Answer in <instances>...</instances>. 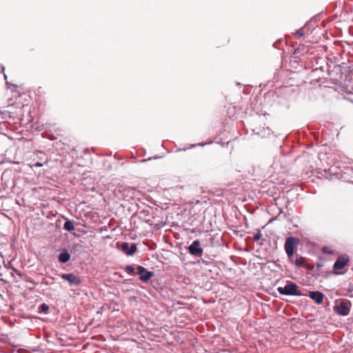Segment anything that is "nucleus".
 I'll use <instances>...</instances> for the list:
<instances>
[{
	"label": "nucleus",
	"instance_id": "nucleus-1",
	"mask_svg": "<svg viewBox=\"0 0 353 353\" xmlns=\"http://www.w3.org/2000/svg\"><path fill=\"white\" fill-rule=\"evenodd\" d=\"M278 292L281 294L288 296H299L301 293L298 291V285L291 281H288L284 287H279Z\"/></svg>",
	"mask_w": 353,
	"mask_h": 353
},
{
	"label": "nucleus",
	"instance_id": "nucleus-2",
	"mask_svg": "<svg viewBox=\"0 0 353 353\" xmlns=\"http://www.w3.org/2000/svg\"><path fill=\"white\" fill-rule=\"evenodd\" d=\"M299 240L293 236L288 237L285 240L284 248L288 256L291 258L294 254V248L297 246Z\"/></svg>",
	"mask_w": 353,
	"mask_h": 353
},
{
	"label": "nucleus",
	"instance_id": "nucleus-3",
	"mask_svg": "<svg viewBox=\"0 0 353 353\" xmlns=\"http://www.w3.org/2000/svg\"><path fill=\"white\" fill-rule=\"evenodd\" d=\"M350 259L346 255H341L337 258L333 265V270L336 274L343 270L348 263Z\"/></svg>",
	"mask_w": 353,
	"mask_h": 353
},
{
	"label": "nucleus",
	"instance_id": "nucleus-4",
	"mask_svg": "<svg viewBox=\"0 0 353 353\" xmlns=\"http://www.w3.org/2000/svg\"><path fill=\"white\" fill-rule=\"evenodd\" d=\"M334 312L341 316H347L350 311V303L345 301H341L334 307Z\"/></svg>",
	"mask_w": 353,
	"mask_h": 353
},
{
	"label": "nucleus",
	"instance_id": "nucleus-5",
	"mask_svg": "<svg viewBox=\"0 0 353 353\" xmlns=\"http://www.w3.org/2000/svg\"><path fill=\"white\" fill-rule=\"evenodd\" d=\"M60 276L67 281L71 285L79 286L81 283L80 277L72 273L61 274Z\"/></svg>",
	"mask_w": 353,
	"mask_h": 353
},
{
	"label": "nucleus",
	"instance_id": "nucleus-6",
	"mask_svg": "<svg viewBox=\"0 0 353 353\" xmlns=\"http://www.w3.org/2000/svg\"><path fill=\"white\" fill-rule=\"evenodd\" d=\"M189 252L195 256H201L203 254V249L200 247V242L198 240L194 241L188 247Z\"/></svg>",
	"mask_w": 353,
	"mask_h": 353
},
{
	"label": "nucleus",
	"instance_id": "nucleus-7",
	"mask_svg": "<svg viewBox=\"0 0 353 353\" xmlns=\"http://www.w3.org/2000/svg\"><path fill=\"white\" fill-rule=\"evenodd\" d=\"M121 248L123 252L130 256L133 255L137 251V245L135 243H132L130 247L128 243L123 242L121 245Z\"/></svg>",
	"mask_w": 353,
	"mask_h": 353
},
{
	"label": "nucleus",
	"instance_id": "nucleus-8",
	"mask_svg": "<svg viewBox=\"0 0 353 353\" xmlns=\"http://www.w3.org/2000/svg\"><path fill=\"white\" fill-rule=\"evenodd\" d=\"M308 296L317 304H321L323 302L324 294L319 291H312L309 292Z\"/></svg>",
	"mask_w": 353,
	"mask_h": 353
},
{
	"label": "nucleus",
	"instance_id": "nucleus-9",
	"mask_svg": "<svg viewBox=\"0 0 353 353\" xmlns=\"http://www.w3.org/2000/svg\"><path fill=\"white\" fill-rule=\"evenodd\" d=\"M70 259V254L66 250L61 252L59 255V261L61 263H65L68 262Z\"/></svg>",
	"mask_w": 353,
	"mask_h": 353
},
{
	"label": "nucleus",
	"instance_id": "nucleus-10",
	"mask_svg": "<svg viewBox=\"0 0 353 353\" xmlns=\"http://www.w3.org/2000/svg\"><path fill=\"white\" fill-rule=\"evenodd\" d=\"M154 273L151 271H145L141 275H140L139 279L145 283H147L152 276Z\"/></svg>",
	"mask_w": 353,
	"mask_h": 353
},
{
	"label": "nucleus",
	"instance_id": "nucleus-11",
	"mask_svg": "<svg viewBox=\"0 0 353 353\" xmlns=\"http://www.w3.org/2000/svg\"><path fill=\"white\" fill-rule=\"evenodd\" d=\"M63 229L68 232H72L75 230V227L72 221L67 220L63 225Z\"/></svg>",
	"mask_w": 353,
	"mask_h": 353
},
{
	"label": "nucleus",
	"instance_id": "nucleus-12",
	"mask_svg": "<svg viewBox=\"0 0 353 353\" xmlns=\"http://www.w3.org/2000/svg\"><path fill=\"white\" fill-rule=\"evenodd\" d=\"M305 263V259L303 256H297L296 260H295V265L296 267L300 268L302 267Z\"/></svg>",
	"mask_w": 353,
	"mask_h": 353
},
{
	"label": "nucleus",
	"instance_id": "nucleus-13",
	"mask_svg": "<svg viewBox=\"0 0 353 353\" xmlns=\"http://www.w3.org/2000/svg\"><path fill=\"white\" fill-rule=\"evenodd\" d=\"M48 310L49 306L46 303H42L38 308V312L46 314Z\"/></svg>",
	"mask_w": 353,
	"mask_h": 353
},
{
	"label": "nucleus",
	"instance_id": "nucleus-14",
	"mask_svg": "<svg viewBox=\"0 0 353 353\" xmlns=\"http://www.w3.org/2000/svg\"><path fill=\"white\" fill-rule=\"evenodd\" d=\"M125 270L127 273L130 274H135L134 268L132 265H127L125 268Z\"/></svg>",
	"mask_w": 353,
	"mask_h": 353
},
{
	"label": "nucleus",
	"instance_id": "nucleus-15",
	"mask_svg": "<svg viewBox=\"0 0 353 353\" xmlns=\"http://www.w3.org/2000/svg\"><path fill=\"white\" fill-rule=\"evenodd\" d=\"M145 268L143 266L139 265L137 268V272H135L136 274H140L141 275L143 272H145Z\"/></svg>",
	"mask_w": 353,
	"mask_h": 353
},
{
	"label": "nucleus",
	"instance_id": "nucleus-16",
	"mask_svg": "<svg viewBox=\"0 0 353 353\" xmlns=\"http://www.w3.org/2000/svg\"><path fill=\"white\" fill-rule=\"evenodd\" d=\"M261 234L260 232H259L254 235L253 239L254 241H258L261 239Z\"/></svg>",
	"mask_w": 353,
	"mask_h": 353
},
{
	"label": "nucleus",
	"instance_id": "nucleus-17",
	"mask_svg": "<svg viewBox=\"0 0 353 353\" xmlns=\"http://www.w3.org/2000/svg\"><path fill=\"white\" fill-rule=\"evenodd\" d=\"M46 163V162H43V163H42V162H37V163L31 165V167L32 168V167H42Z\"/></svg>",
	"mask_w": 353,
	"mask_h": 353
},
{
	"label": "nucleus",
	"instance_id": "nucleus-18",
	"mask_svg": "<svg viewBox=\"0 0 353 353\" xmlns=\"http://www.w3.org/2000/svg\"><path fill=\"white\" fill-rule=\"evenodd\" d=\"M294 34L298 35L299 37H302L304 36V32L302 30H299L295 32Z\"/></svg>",
	"mask_w": 353,
	"mask_h": 353
},
{
	"label": "nucleus",
	"instance_id": "nucleus-19",
	"mask_svg": "<svg viewBox=\"0 0 353 353\" xmlns=\"http://www.w3.org/2000/svg\"><path fill=\"white\" fill-rule=\"evenodd\" d=\"M4 70H5V67L4 66H1V72H4Z\"/></svg>",
	"mask_w": 353,
	"mask_h": 353
},
{
	"label": "nucleus",
	"instance_id": "nucleus-20",
	"mask_svg": "<svg viewBox=\"0 0 353 353\" xmlns=\"http://www.w3.org/2000/svg\"><path fill=\"white\" fill-rule=\"evenodd\" d=\"M4 79H7V76L6 74H4Z\"/></svg>",
	"mask_w": 353,
	"mask_h": 353
},
{
	"label": "nucleus",
	"instance_id": "nucleus-21",
	"mask_svg": "<svg viewBox=\"0 0 353 353\" xmlns=\"http://www.w3.org/2000/svg\"><path fill=\"white\" fill-rule=\"evenodd\" d=\"M12 87L16 88L17 86L14 84L11 85Z\"/></svg>",
	"mask_w": 353,
	"mask_h": 353
}]
</instances>
